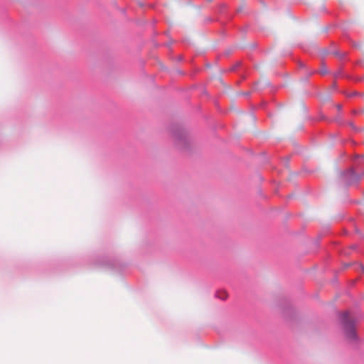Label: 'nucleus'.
Listing matches in <instances>:
<instances>
[{"instance_id":"obj_4","label":"nucleus","mask_w":364,"mask_h":364,"mask_svg":"<svg viewBox=\"0 0 364 364\" xmlns=\"http://www.w3.org/2000/svg\"><path fill=\"white\" fill-rule=\"evenodd\" d=\"M343 316H344V318H345V319H346V318H347L348 317V312H345V313L343 314Z\"/></svg>"},{"instance_id":"obj_7","label":"nucleus","mask_w":364,"mask_h":364,"mask_svg":"<svg viewBox=\"0 0 364 364\" xmlns=\"http://www.w3.org/2000/svg\"><path fill=\"white\" fill-rule=\"evenodd\" d=\"M337 107L338 109H340L341 108V106L340 105H337Z\"/></svg>"},{"instance_id":"obj_5","label":"nucleus","mask_w":364,"mask_h":364,"mask_svg":"<svg viewBox=\"0 0 364 364\" xmlns=\"http://www.w3.org/2000/svg\"><path fill=\"white\" fill-rule=\"evenodd\" d=\"M224 294H225V295H223V299H225V298L227 297V294H226V293H224Z\"/></svg>"},{"instance_id":"obj_1","label":"nucleus","mask_w":364,"mask_h":364,"mask_svg":"<svg viewBox=\"0 0 364 364\" xmlns=\"http://www.w3.org/2000/svg\"><path fill=\"white\" fill-rule=\"evenodd\" d=\"M345 333L346 338L350 341H353L356 339V334L355 332L354 327L348 323H345Z\"/></svg>"},{"instance_id":"obj_6","label":"nucleus","mask_w":364,"mask_h":364,"mask_svg":"<svg viewBox=\"0 0 364 364\" xmlns=\"http://www.w3.org/2000/svg\"><path fill=\"white\" fill-rule=\"evenodd\" d=\"M224 294H225V295H223V299H225V298L227 297V294H226V293H224Z\"/></svg>"},{"instance_id":"obj_2","label":"nucleus","mask_w":364,"mask_h":364,"mask_svg":"<svg viewBox=\"0 0 364 364\" xmlns=\"http://www.w3.org/2000/svg\"><path fill=\"white\" fill-rule=\"evenodd\" d=\"M346 178H348V181L347 183L348 184L350 183H352L353 181H356L357 180V177L355 175V173L353 172V171L352 170H350L347 173H346Z\"/></svg>"},{"instance_id":"obj_3","label":"nucleus","mask_w":364,"mask_h":364,"mask_svg":"<svg viewBox=\"0 0 364 364\" xmlns=\"http://www.w3.org/2000/svg\"><path fill=\"white\" fill-rule=\"evenodd\" d=\"M321 73L322 75H325L326 73H327V70H326V68L322 69V70H321Z\"/></svg>"}]
</instances>
